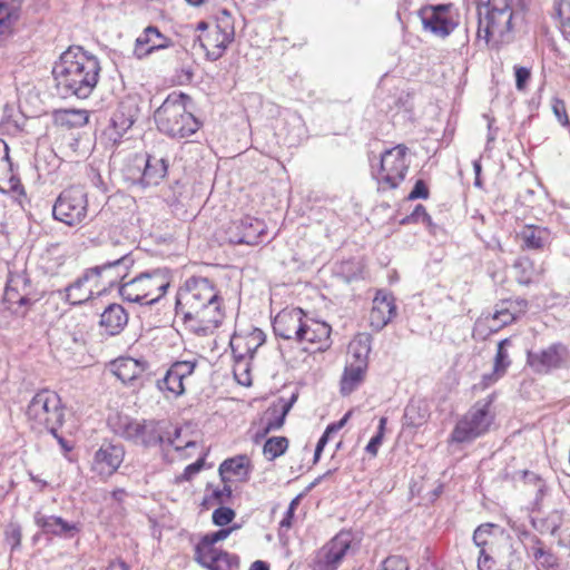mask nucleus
<instances>
[{"instance_id": "obj_1", "label": "nucleus", "mask_w": 570, "mask_h": 570, "mask_svg": "<svg viewBox=\"0 0 570 570\" xmlns=\"http://www.w3.org/2000/svg\"><path fill=\"white\" fill-rule=\"evenodd\" d=\"M187 331L199 336L212 334L223 322V297L207 277L193 276L178 289L175 304Z\"/></svg>"}, {"instance_id": "obj_2", "label": "nucleus", "mask_w": 570, "mask_h": 570, "mask_svg": "<svg viewBox=\"0 0 570 570\" xmlns=\"http://www.w3.org/2000/svg\"><path fill=\"white\" fill-rule=\"evenodd\" d=\"M101 66L98 58L80 46L61 53L52 68L57 92L63 97L88 98L96 88Z\"/></svg>"}, {"instance_id": "obj_3", "label": "nucleus", "mask_w": 570, "mask_h": 570, "mask_svg": "<svg viewBox=\"0 0 570 570\" xmlns=\"http://www.w3.org/2000/svg\"><path fill=\"white\" fill-rule=\"evenodd\" d=\"M191 98L173 91L156 109L157 129L174 139H185L198 131L202 122L190 111Z\"/></svg>"}, {"instance_id": "obj_4", "label": "nucleus", "mask_w": 570, "mask_h": 570, "mask_svg": "<svg viewBox=\"0 0 570 570\" xmlns=\"http://www.w3.org/2000/svg\"><path fill=\"white\" fill-rule=\"evenodd\" d=\"M108 426L116 435L144 449L159 446L165 440L164 422L155 419L115 414L108 417Z\"/></svg>"}, {"instance_id": "obj_5", "label": "nucleus", "mask_w": 570, "mask_h": 570, "mask_svg": "<svg viewBox=\"0 0 570 570\" xmlns=\"http://www.w3.org/2000/svg\"><path fill=\"white\" fill-rule=\"evenodd\" d=\"M26 415L35 432L56 435L65 422V406L55 391L43 389L30 400Z\"/></svg>"}, {"instance_id": "obj_6", "label": "nucleus", "mask_w": 570, "mask_h": 570, "mask_svg": "<svg viewBox=\"0 0 570 570\" xmlns=\"http://www.w3.org/2000/svg\"><path fill=\"white\" fill-rule=\"evenodd\" d=\"M170 285V273L167 268H155L141 272L130 281L122 283L118 292L124 301L141 305L157 303Z\"/></svg>"}, {"instance_id": "obj_7", "label": "nucleus", "mask_w": 570, "mask_h": 570, "mask_svg": "<svg viewBox=\"0 0 570 570\" xmlns=\"http://www.w3.org/2000/svg\"><path fill=\"white\" fill-rule=\"evenodd\" d=\"M494 399V394H490L485 399L476 401L456 422L451 433V441L470 443L487 434L495 419V414L491 410Z\"/></svg>"}, {"instance_id": "obj_8", "label": "nucleus", "mask_w": 570, "mask_h": 570, "mask_svg": "<svg viewBox=\"0 0 570 570\" xmlns=\"http://www.w3.org/2000/svg\"><path fill=\"white\" fill-rule=\"evenodd\" d=\"M474 544L480 548L478 558L479 570H490L492 559L517 548L513 538L499 524L483 523L473 532Z\"/></svg>"}, {"instance_id": "obj_9", "label": "nucleus", "mask_w": 570, "mask_h": 570, "mask_svg": "<svg viewBox=\"0 0 570 570\" xmlns=\"http://www.w3.org/2000/svg\"><path fill=\"white\" fill-rule=\"evenodd\" d=\"M407 150L405 145H397L381 154L379 168L373 170L379 190L396 189L405 179L410 168Z\"/></svg>"}, {"instance_id": "obj_10", "label": "nucleus", "mask_w": 570, "mask_h": 570, "mask_svg": "<svg viewBox=\"0 0 570 570\" xmlns=\"http://www.w3.org/2000/svg\"><path fill=\"white\" fill-rule=\"evenodd\" d=\"M55 219L68 226L82 223L88 215L87 193L82 187L72 186L60 193L52 207Z\"/></svg>"}, {"instance_id": "obj_11", "label": "nucleus", "mask_w": 570, "mask_h": 570, "mask_svg": "<svg viewBox=\"0 0 570 570\" xmlns=\"http://www.w3.org/2000/svg\"><path fill=\"white\" fill-rule=\"evenodd\" d=\"M485 16L479 17L478 38L488 43L493 36L503 37L512 29V10L507 0H487Z\"/></svg>"}, {"instance_id": "obj_12", "label": "nucleus", "mask_w": 570, "mask_h": 570, "mask_svg": "<svg viewBox=\"0 0 570 570\" xmlns=\"http://www.w3.org/2000/svg\"><path fill=\"white\" fill-rule=\"evenodd\" d=\"M168 160L165 157L147 154L136 156L132 165L126 168V178L141 187L157 186L166 177Z\"/></svg>"}, {"instance_id": "obj_13", "label": "nucleus", "mask_w": 570, "mask_h": 570, "mask_svg": "<svg viewBox=\"0 0 570 570\" xmlns=\"http://www.w3.org/2000/svg\"><path fill=\"white\" fill-rule=\"evenodd\" d=\"M135 264L131 253L121 254L118 258L108 261L101 265L90 267V274L95 278L97 293L105 292L116 285H121Z\"/></svg>"}, {"instance_id": "obj_14", "label": "nucleus", "mask_w": 570, "mask_h": 570, "mask_svg": "<svg viewBox=\"0 0 570 570\" xmlns=\"http://www.w3.org/2000/svg\"><path fill=\"white\" fill-rule=\"evenodd\" d=\"M452 3L430 4L419 10L423 29L439 38H446L458 27Z\"/></svg>"}, {"instance_id": "obj_15", "label": "nucleus", "mask_w": 570, "mask_h": 570, "mask_svg": "<svg viewBox=\"0 0 570 570\" xmlns=\"http://www.w3.org/2000/svg\"><path fill=\"white\" fill-rule=\"evenodd\" d=\"M353 537L348 531L338 532L314 556L312 570H337L352 547Z\"/></svg>"}, {"instance_id": "obj_16", "label": "nucleus", "mask_w": 570, "mask_h": 570, "mask_svg": "<svg viewBox=\"0 0 570 570\" xmlns=\"http://www.w3.org/2000/svg\"><path fill=\"white\" fill-rule=\"evenodd\" d=\"M569 360V350L560 342L527 353V364L538 374H549L554 370L566 367Z\"/></svg>"}, {"instance_id": "obj_17", "label": "nucleus", "mask_w": 570, "mask_h": 570, "mask_svg": "<svg viewBox=\"0 0 570 570\" xmlns=\"http://www.w3.org/2000/svg\"><path fill=\"white\" fill-rule=\"evenodd\" d=\"M139 107L135 99L121 100L110 118V125L104 131L106 138L117 146L121 142L124 135L132 127L139 117Z\"/></svg>"}, {"instance_id": "obj_18", "label": "nucleus", "mask_w": 570, "mask_h": 570, "mask_svg": "<svg viewBox=\"0 0 570 570\" xmlns=\"http://www.w3.org/2000/svg\"><path fill=\"white\" fill-rule=\"evenodd\" d=\"M266 234L267 225L265 222L252 216H244L238 220L232 222L227 229L228 240L235 245H258L263 242Z\"/></svg>"}, {"instance_id": "obj_19", "label": "nucleus", "mask_w": 570, "mask_h": 570, "mask_svg": "<svg viewBox=\"0 0 570 570\" xmlns=\"http://www.w3.org/2000/svg\"><path fill=\"white\" fill-rule=\"evenodd\" d=\"M125 454L121 443L104 441L94 454L91 470L101 478H109L120 468Z\"/></svg>"}, {"instance_id": "obj_20", "label": "nucleus", "mask_w": 570, "mask_h": 570, "mask_svg": "<svg viewBox=\"0 0 570 570\" xmlns=\"http://www.w3.org/2000/svg\"><path fill=\"white\" fill-rule=\"evenodd\" d=\"M196 366V360L174 362L165 376L157 381V387L175 397L183 395L185 392L184 380L194 373Z\"/></svg>"}, {"instance_id": "obj_21", "label": "nucleus", "mask_w": 570, "mask_h": 570, "mask_svg": "<svg viewBox=\"0 0 570 570\" xmlns=\"http://www.w3.org/2000/svg\"><path fill=\"white\" fill-rule=\"evenodd\" d=\"M396 316L395 297L385 289H379L373 298L368 315L370 326L380 332Z\"/></svg>"}, {"instance_id": "obj_22", "label": "nucleus", "mask_w": 570, "mask_h": 570, "mask_svg": "<svg viewBox=\"0 0 570 570\" xmlns=\"http://www.w3.org/2000/svg\"><path fill=\"white\" fill-rule=\"evenodd\" d=\"M305 315V312L299 307L282 309L273 321L275 335L284 340L297 342Z\"/></svg>"}, {"instance_id": "obj_23", "label": "nucleus", "mask_w": 570, "mask_h": 570, "mask_svg": "<svg viewBox=\"0 0 570 570\" xmlns=\"http://www.w3.org/2000/svg\"><path fill=\"white\" fill-rule=\"evenodd\" d=\"M94 289H96L95 278L87 268L77 279L65 288L58 289L56 294L70 305H81L94 296Z\"/></svg>"}, {"instance_id": "obj_24", "label": "nucleus", "mask_w": 570, "mask_h": 570, "mask_svg": "<svg viewBox=\"0 0 570 570\" xmlns=\"http://www.w3.org/2000/svg\"><path fill=\"white\" fill-rule=\"evenodd\" d=\"M33 522L43 534L62 539H72L80 531L79 523L69 522L58 515H48L41 511L33 514Z\"/></svg>"}, {"instance_id": "obj_25", "label": "nucleus", "mask_w": 570, "mask_h": 570, "mask_svg": "<svg viewBox=\"0 0 570 570\" xmlns=\"http://www.w3.org/2000/svg\"><path fill=\"white\" fill-rule=\"evenodd\" d=\"M195 561L207 570H236L239 559L224 550L195 548Z\"/></svg>"}, {"instance_id": "obj_26", "label": "nucleus", "mask_w": 570, "mask_h": 570, "mask_svg": "<svg viewBox=\"0 0 570 570\" xmlns=\"http://www.w3.org/2000/svg\"><path fill=\"white\" fill-rule=\"evenodd\" d=\"M331 326L321 321H316L312 317L305 315V318L302 324V331L299 332V336L297 342L309 343V344H318L316 347L317 351H324L330 347L331 344Z\"/></svg>"}, {"instance_id": "obj_27", "label": "nucleus", "mask_w": 570, "mask_h": 570, "mask_svg": "<svg viewBox=\"0 0 570 570\" xmlns=\"http://www.w3.org/2000/svg\"><path fill=\"white\" fill-rule=\"evenodd\" d=\"M127 311L117 303L109 304L100 314L99 326L108 336L119 335L128 324Z\"/></svg>"}, {"instance_id": "obj_28", "label": "nucleus", "mask_w": 570, "mask_h": 570, "mask_svg": "<svg viewBox=\"0 0 570 570\" xmlns=\"http://www.w3.org/2000/svg\"><path fill=\"white\" fill-rule=\"evenodd\" d=\"M110 371L124 384H129L144 372L142 364L131 357H119L110 363Z\"/></svg>"}, {"instance_id": "obj_29", "label": "nucleus", "mask_w": 570, "mask_h": 570, "mask_svg": "<svg viewBox=\"0 0 570 570\" xmlns=\"http://www.w3.org/2000/svg\"><path fill=\"white\" fill-rule=\"evenodd\" d=\"M513 302L505 301L497 305V308L492 314V322H497L498 324L490 325V331H498L517 318V309L513 307ZM515 304L519 307L518 312H523L528 306L525 299L515 301Z\"/></svg>"}, {"instance_id": "obj_30", "label": "nucleus", "mask_w": 570, "mask_h": 570, "mask_svg": "<svg viewBox=\"0 0 570 570\" xmlns=\"http://www.w3.org/2000/svg\"><path fill=\"white\" fill-rule=\"evenodd\" d=\"M430 416L428 403L422 399H412L404 409V424L406 426L419 428L423 425Z\"/></svg>"}, {"instance_id": "obj_31", "label": "nucleus", "mask_w": 570, "mask_h": 570, "mask_svg": "<svg viewBox=\"0 0 570 570\" xmlns=\"http://www.w3.org/2000/svg\"><path fill=\"white\" fill-rule=\"evenodd\" d=\"M232 42V40L223 41V36L214 29L200 39V46L210 61L218 60Z\"/></svg>"}, {"instance_id": "obj_32", "label": "nucleus", "mask_w": 570, "mask_h": 570, "mask_svg": "<svg viewBox=\"0 0 570 570\" xmlns=\"http://www.w3.org/2000/svg\"><path fill=\"white\" fill-rule=\"evenodd\" d=\"M291 411V403L273 404L267 409L263 417V435L278 430L283 426L287 413Z\"/></svg>"}, {"instance_id": "obj_33", "label": "nucleus", "mask_w": 570, "mask_h": 570, "mask_svg": "<svg viewBox=\"0 0 570 570\" xmlns=\"http://www.w3.org/2000/svg\"><path fill=\"white\" fill-rule=\"evenodd\" d=\"M249 460L246 455H237L223 461L219 465L218 472L222 480H226V474L238 476L242 480H247L249 470Z\"/></svg>"}, {"instance_id": "obj_34", "label": "nucleus", "mask_w": 570, "mask_h": 570, "mask_svg": "<svg viewBox=\"0 0 570 570\" xmlns=\"http://www.w3.org/2000/svg\"><path fill=\"white\" fill-rule=\"evenodd\" d=\"M523 246L528 249H542L550 239L547 228L539 226H525L520 234Z\"/></svg>"}, {"instance_id": "obj_35", "label": "nucleus", "mask_w": 570, "mask_h": 570, "mask_svg": "<svg viewBox=\"0 0 570 570\" xmlns=\"http://www.w3.org/2000/svg\"><path fill=\"white\" fill-rule=\"evenodd\" d=\"M367 367L348 363L341 380V393L351 394L364 380Z\"/></svg>"}, {"instance_id": "obj_36", "label": "nucleus", "mask_w": 570, "mask_h": 570, "mask_svg": "<svg viewBox=\"0 0 570 570\" xmlns=\"http://www.w3.org/2000/svg\"><path fill=\"white\" fill-rule=\"evenodd\" d=\"M350 350L353 357V361L350 363L367 367V358L371 352V336L358 335L350 344Z\"/></svg>"}, {"instance_id": "obj_37", "label": "nucleus", "mask_w": 570, "mask_h": 570, "mask_svg": "<svg viewBox=\"0 0 570 570\" xmlns=\"http://www.w3.org/2000/svg\"><path fill=\"white\" fill-rule=\"evenodd\" d=\"M148 32L151 33V47L145 49V51H137V58L144 59L150 56L155 51L167 49L174 46L173 40L160 32L155 26H148Z\"/></svg>"}, {"instance_id": "obj_38", "label": "nucleus", "mask_w": 570, "mask_h": 570, "mask_svg": "<svg viewBox=\"0 0 570 570\" xmlns=\"http://www.w3.org/2000/svg\"><path fill=\"white\" fill-rule=\"evenodd\" d=\"M563 521V513L560 510L551 511L546 518L534 519L533 527L541 533L556 534Z\"/></svg>"}, {"instance_id": "obj_39", "label": "nucleus", "mask_w": 570, "mask_h": 570, "mask_svg": "<svg viewBox=\"0 0 570 570\" xmlns=\"http://www.w3.org/2000/svg\"><path fill=\"white\" fill-rule=\"evenodd\" d=\"M511 345L510 338H504L499 342L497 354L494 357V365H493V374L491 376H495L497 379L502 376L507 368L510 366L511 361L509 358L508 354V346Z\"/></svg>"}, {"instance_id": "obj_40", "label": "nucleus", "mask_w": 570, "mask_h": 570, "mask_svg": "<svg viewBox=\"0 0 570 570\" xmlns=\"http://www.w3.org/2000/svg\"><path fill=\"white\" fill-rule=\"evenodd\" d=\"M214 30L220 33L223 36L224 40H232L235 39V24L234 19L230 14V12L227 9H222L217 17H216V23L214 27Z\"/></svg>"}, {"instance_id": "obj_41", "label": "nucleus", "mask_w": 570, "mask_h": 570, "mask_svg": "<svg viewBox=\"0 0 570 570\" xmlns=\"http://www.w3.org/2000/svg\"><path fill=\"white\" fill-rule=\"evenodd\" d=\"M288 448V440L285 436H272L266 440L263 453L268 461L283 455Z\"/></svg>"}, {"instance_id": "obj_42", "label": "nucleus", "mask_w": 570, "mask_h": 570, "mask_svg": "<svg viewBox=\"0 0 570 570\" xmlns=\"http://www.w3.org/2000/svg\"><path fill=\"white\" fill-rule=\"evenodd\" d=\"M58 120L62 126L82 127L88 122L89 114L87 110L81 109L63 110L59 114Z\"/></svg>"}, {"instance_id": "obj_43", "label": "nucleus", "mask_w": 570, "mask_h": 570, "mask_svg": "<svg viewBox=\"0 0 570 570\" xmlns=\"http://www.w3.org/2000/svg\"><path fill=\"white\" fill-rule=\"evenodd\" d=\"M233 531L234 528H222L218 531L207 533L204 537H202V539L199 540L195 548L218 550L217 548H215V543L228 538Z\"/></svg>"}, {"instance_id": "obj_44", "label": "nucleus", "mask_w": 570, "mask_h": 570, "mask_svg": "<svg viewBox=\"0 0 570 570\" xmlns=\"http://www.w3.org/2000/svg\"><path fill=\"white\" fill-rule=\"evenodd\" d=\"M387 419L381 417L379 422L377 432L374 436L371 438L370 442L367 443L365 451L370 453L372 456H376L379 452V448L381 446L383 442V436L385 432V425H386Z\"/></svg>"}, {"instance_id": "obj_45", "label": "nucleus", "mask_w": 570, "mask_h": 570, "mask_svg": "<svg viewBox=\"0 0 570 570\" xmlns=\"http://www.w3.org/2000/svg\"><path fill=\"white\" fill-rule=\"evenodd\" d=\"M235 515L236 513L232 508L219 507L214 510L212 520L215 525L225 527L234 520Z\"/></svg>"}, {"instance_id": "obj_46", "label": "nucleus", "mask_w": 570, "mask_h": 570, "mask_svg": "<svg viewBox=\"0 0 570 570\" xmlns=\"http://www.w3.org/2000/svg\"><path fill=\"white\" fill-rule=\"evenodd\" d=\"M11 171L12 163L9 157V147L3 140H0V174H9ZM0 193L8 194V190L0 185Z\"/></svg>"}, {"instance_id": "obj_47", "label": "nucleus", "mask_w": 570, "mask_h": 570, "mask_svg": "<svg viewBox=\"0 0 570 570\" xmlns=\"http://www.w3.org/2000/svg\"><path fill=\"white\" fill-rule=\"evenodd\" d=\"M21 527L17 523H10L6 529V541L11 547V550H16L21 544Z\"/></svg>"}, {"instance_id": "obj_48", "label": "nucleus", "mask_w": 570, "mask_h": 570, "mask_svg": "<svg viewBox=\"0 0 570 570\" xmlns=\"http://www.w3.org/2000/svg\"><path fill=\"white\" fill-rule=\"evenodd\" d=\"M533 558L538 566L546 569L552 568L556 564L554 556L542 547L533 548Z\"/></svg>"}, {"instance_id": "obj_49", "label": "nucleus", "mask_w": 570, "mask_h": 570, "mask_svg": "<svg viewBox=\"0 0 570 570\" xmlns=\"http://www.w3.org/2000/svg\"><path fill=\"white\" fill-rule=\"evenodd\" d=\"M377 570H410L405 559L399 556L387 557Z\"/></svg>"}, {"instance_id": "obj_50", "label": "nucleus", "mask_w": 570, "mask_h": 570, "mask_svg": "<svg viewBox=\"0 0 570 570\" xmlns=\"http://www.w3.org/2000/svg\"><path fill=\"white\" fill-rule=\"evenodd\" d=\"M303 494L296 495L289 503L287 511L285 512L284 518L279 522V527L282 529H289L293 525L294 513L296 508L298 507Z\"/></svg>"}, {"instance_id": "obj_51", "label": "nucleus", "mask_w": 570, "mask_h": 570, "mask_svg": "<svg viewBox=\"0 0 570 570\" xmlns=\"http://www.w3.org/2000/svg\"><path fill=\"white\" fill-rule=\"evenodd\" d=\"M4 299L10 305L18 304L19 306H31L35 303L27 295L18 296V293L10 287L6 289Z\"/></svg>"}, {"instance_id": "obj_52", "label": "nucleus", "mask_w": 570, "mask_h": 570, "mask_svg": "<svg viewBox=\"0 0 570 570\" xmlns=\"http://www.w3.org/2000/svg\"><path fill=\"white\" fill-rule=\"evenodd\" d=\"M514 76H515V87L519 91H523L531 78V70L525 67L515 66L514 67Z\"/></svg>"}, {"instance_id": "obj_53", "label": "nucleus", "mask_w": 570, "mask_h": 570, "mask_svg": "<svg viewBox=\"0 0 570 570\" xmlns=\"http://www.w3.org/2000/svg\"><path fill=\"white\" fill-rule=\"evenodd\" d=\"M524 481L528 484H533L537 488V500L542 498L546 491V482L534 472H524Z\"/></svg>"}, {"instance_id": "obj_54", "label": "nucleus", "mask_w": 570, "mask_h": 570, "mask_svg": "<svg viewBox=\"0 0 570 570\" xmlns=\"http://www.w3.org/2000/svg\"><path fill=\"white\" fill-rule=\"evenodd\" d=\"M429 195H430V191H429L428 185L425 184L424 180L419 179L414 184V187L411 190V193L409 194L407 199L409 200L426 199V198H429Z\"/></svg>"}, {"instance_id": "obj_55", "label": "nucleus", "mask_w": 570, "mask_h": 570, "mask_svg": "<svg viewBox=\"0 0 570 570\" xmlns=\"http://www.w3.org/2000/svg\"><path fill=\"white\" fill-rule=\"evenodd\" d=\"M205 465V458L197 459L194 463L187 465L180 476L183 481L191 480L197 473H199Z\"/></svg>"}, {"instance_id": "obj_56", "label": "nucleus", "mask_w": 570, "mask_h": 570, "mask_svg": "<svg viewBox=\"0 0 570 570\" xmlns=\"http://www.w3.org/2000/svg\"><path fill=\"white\" fill-rule=\"evenodd\" d=\"M4 176V180L7 184L8 193H16L19 195H24L23 186L20 183L19 177H17L12 171L9 174H2Z\"/></svg>"}, {"instance_id": "obj_57", "label": "nucleus", "mask_w": 570, "mask_h": 570, "mask_svg": "<svg viewBox=\"0 0 570 570\" xmlns=\"http://www.w3.org/2000/svg\"><path fill=\"white\" fill-rule=\"evenodd\" d=\"M424 215H428L425 207L421 204L416 205L413 212L401 219V225H409L414 223H421Z\"/></svg>"}, {"instance_id": "obj_58", "label": "nucleus", "mask_w": 570, "mask_h": 570, "mask_svg": "<svg viewBox=\"0 0 570 570\" xmlns=\"http://www.w3.org/2000/svg\"><path fill=\"white\" fill-rule=\"evenodd\" d=\"M553 114L562 126L569 125L568 115L566 111V106L562 100L556 99L552 105Z\"/></svg>"}, {"instance_id": "obj_59", "label": "nucleus", "mask_w": 570, "mask_h": 570, "mask_svg": "<svg viewBox=\"0 0 570 570\" xmlns=\"http://www.w3.org/2000/svg\"><path fill=\"white\" fill-rule=\"evenodd\" d=\"M151 33L148 32V27L145 28L142 33L135 41V56L137 57V51H145L146 48L151 47Z\"/></svg>"}, {"instance_id": "obj_60", "label": "nucleus", "mask_w": 570, "mask_h": 570, "mask_svg": "<svg viewBox=\"0 0 570 570\" xmlns=\"http://www.w3.org/2000/svg\"><path fill=\"white\" fill-rule=\"evenodd\" d=\"M232 494V488L229 485H224L222 489H215L212 493V498L216 503L224 504L230 500Z\"/></svg>"}, {"instance_id": "obj_61", "label": "nucleus", "mask_w": 570, "mask_h": 570, "mask_svg": "<svg viewBox=\"0 0 570 570\" xmlns=\"http://www.w3.org/2000/svg\"><path fill=\"white\" fill-rule=\"evenodd\" d=\"M11 10L10 7L0 1V35L9 28Z\"/></svg>"}, {"instance_id": "obj_62", "label": "nucleus", "mask_w": 570, "mask_h": 570, "mask_svg": "<svg viewBox=\"0 0 570 570\" xmlns=\"http://www.w3.org/2000/svg\"><path fill=\"white\" fill-rule=\"evenodd\" d=\"M557 12L562 19L563 27L568 28V18L570 17V0H560L557 4Z\"/></svg>"}, {"instance_id": "obj_63", "label": "nucleus", "mask_w": 570, "mask_h": 570, "mask_svg": "<svg viewBox=\"0 0 570 570\" xmlns=\"http://www.w3.org/2000/svg\"><path fill=\"white\" fill-rule=\"evenodd\" d=\"M294 122H296V125H295L296 132L294 135H288V137L286 138L287 144L289 146L299 144L303 138V135H304V128H303L301 119L294 118Z\"/></svg>"}, {"instance_id": "obj_64", "label": "nucleus", "mask_w": 570, "mask_h": 570, "mask_svg": "<svg viewBox=\"0 0 570 570\" xmlns=\"http://www.w3.org/2000/svg\"><path fill=\"white\" fill-rule=\"evenodd\" d=\"M348 416L350 413H346L338 422L328 424L323 434L331 438L332 434L338 432L345 425Z\"/></svg>"}]
</instances>
